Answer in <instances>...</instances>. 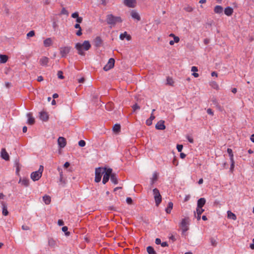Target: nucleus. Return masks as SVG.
<instances>
[{
    "label": "nucleus",
    "instance_id": "680f3d73",
    "mask_svg": "<svg viewBox=\"0 0 254 254\" xmlns=\"http://www.w3.org/2000/svg\"><path fill=\"white\" fill-rule=\"evenodd\" d=\"M191 70L192 71H193V72H195L196 71H198V69H197V67H196V66H193L191 67Z\"/></svg>",
    "mask_w": 254,
    "mask_h": 254
},
{
    "label": "nucleus",
    "instance_id": "5fc2aeb1",
    "mask_svg": "<svg viewBox=\"0 0 254 254\" xmlns=\"http://www.w3.org/2000/svg\"><path fill=\"white\" fill-rule=\"evenodd\" d=\"M157 175L156 174H154L153 175V178H152V184H153L154 183V182L157 180Z\"/></svg>",
    "mask_w": 254,
    "mask_h": 254
},
{
    "label": "nucleus",
    "instance_id": "052dcab7",
    "mask_svg": "<svg viewBox=\"0 0 254 254\" xmlns=\"http://www.w3.org/2000/svg\"><path fill=\"white\" fill-rule=\"evenodd\" d=\"M155 243L157 245H161V239H159V238L156 239V240H155Z\"/></svg>",
    "mask_w": 254,
    "mask_h": 254
},
{
    "label": "nucleus",
    "instance_id": "13d9d810",
    "mask_svg": "<svg viewBox=\"0 0 254 254\" xmlns=\"http://www.w3.org/2000/svg\"><path fill=\"white\" fill-rule=\"evenodd\" d=\"M180 41V38L178 36H174V41L175 42V43H178Z\"/></svg>",
    "mask_w": 254,
    "mask_h": 254
},
{
    "label": "nucleus",
    "instance_id": "393cba45",
    "mask_svg": "<svg viewBox=\"0 0 254 254\" xmlns=\"http://www.w3.org/2000/svg\"><path fill=\"white\" fill-rule=\"evenodd\" d=\"M18 183H21L22 185L25 187H28L29 186V179L27 178H20Z\"/></svg>",
    "mask_w": 254,
    "mask_h": 254
},
{
    "label": "nucleus",
    "instance_id": "1a4fd4ad",
    "mask_svg": "<svg viewBox=\"0 0 254 254\" xmlns=\"http://www.w3.org/2000/svg\"><path fill=\"white\" fill-rule=\"evenodd\" d=\"M115 61L113 58H110L108 63L104 66L103 69L105 71H108L114 66Z\"/></svg>",
    "mask_w": 254,
    "mask_h": 254
},
{
    "label": "nucleus",
    "instance_id": "bb28decb",
    "mask_svg": "<svg viewBox=\"0 0 254 254\" xmlns=\"http://www.w3.org/2000/svg\"><path fill=\"white\" fill-rule=\"evenodd\" d=\"M223 8L220 5H216L214 8V11L215 13L221 14L223 12Z\"/></svg>",
    "mask_w": 254,
    "mask_h": 254
},
{
    "label": "nucleus",
    "instance_id": "6e6d98bb",
    "mask_svg": "<svg viewBox=\"0 0 254 254\" xmlns=\"http://www.w3.org/2000/svg\"><path fill=\"white\" fill-rule=\"evenodd\" d=\"M58 224L59 226H63L64 225V222L63 220L59 219L58 221Z\"/></svg>",
    "mask_w": 254,
    "mask_h": 254
},
{
    "label": "nucleus",
    "instance_id": "473e14b6",
    "mask_svg": "<svg viewBox=\"0 0 254 254\" xmlns=\"http://www.w3.org/2000/svg\"><path fill=\"white\" fill-rule=\"evenodd\" d=\"M43 200L46 204H49L51 202V197L48 195L44 196Z\"/></svg>",
    "mask_w": 254,
    "mask_h": 254
},
{
    "label": "nucleus",
    "instance_id": "37998d69",
    "mask_svg": "<svg viewBox=\"0 0 254 254\" xmlns=\"http://www.w3.org/2000/svg\"><path fill=\"white\" fill-rule=\"evenodd\" d=\"M85 144H86L85 141L84 140H80L78 142V145L80 147H84V146H85Z\"/></svg>",
    "mask_w": 254,
    "mask_h": 254
},
{
    "label": "nucleus",
    "instance_id": "4c0bfd02",
    "mask_svg": "<svg viewBox=\"0 0 254 254\" xmlns=\"http://www.w3.org/2000/svg\"><path fill=\"white\" fill-rule=\"evenodd\" d=\"M184 10L187 12H191L193 10L192 7L189 5H187L184 8Z\"/></svg>",
    "mask_w": 254,
    "mask_h": 254
},
{
    "label": "nucleus",
    "instance_id": "aec40b11",
    "mask_svg": "<svg viewBox=\"0 0 254 254\" xmlns=\"http://www.w3.org/2000/svg\"><path fill=\"white\" fill-rule=\"evenodd\" d=\"M233 13V9L230 6L226 7L224 9V13L228 16L232 15Z\"/></svg>",
    "mask_w": 254,
    "mask_h": 254
},
{
    "label": "nucleus",
    "instance_id": "2f4dec72",
    "mask_svg": "<svg viewBox=\"0 0 254 254\" xmlns=\"http://www.w3.org/2000/svg\"><path fill=\"white\" fill-rule=\"evenodd\" d=\"M155 116L153 115V114H151L150 118L147 119L146 121V124L147 126H150L152 124V121L155 119Z\"/></svg>",
    "mask_w": 254,
    "mask_h": 254
},
{
    "label": "nucleus",
    "instance_id": "58836bf2",
    "mask_svg": "<svg viewBox=\"0 0 254 254\" xmlns=\"http://www.w3.org/2000/svg\"><path fill=\"white\" fill-rule=\"evenodd\" d=\"M68 228L66 226H64L62 228V231L65 233V235L68 236L69 232H67Z\"/></svg>",
    "mask_w": 254,
    "mask_h": 254
},
{
    "label": "nucleus",
    "instance_id": "c03bdc74",
    "mask_svg": "<svg viewBox=\"0 0 254 254\" xmlns=\"http://www.w3.org/2000/svg\"><path fill=\"white\" fill-rule=\"evenodd\" d=\"M212 87L216 89H219V86L216 82H213L211 84Z\"/></svg>",
    "mask_w": 254,
    "mask_h": 254
},
{
    "label": "nucleus",
    "instance_id": "ea45409f",
    "mask_svg": "<svg viewBox=\"0 0 254 254\" xmlns=\"http://www.w3.org/2000/svg\"><path fill=\"white\" fill-rule=\"evenodd\" d=\"M35 35V32L33 30L30 31L27 34V37L28 38L33 37Z\"/></svg>",
    "mask_w": 254,
    "mask_h": 254
},
{
    "label": "nucleus",
    "instance_id": "7ed1b4c3",
    "mask_svg": "<svg viewBox=\"0 0 254 254\" xmlns=\"http://www.w3.org/2000/svg\"><path fill=\"white\" fill-rule=\"evenodd\" d=\"M190 225V219L189 217H185L182 219L179 226L182 230L183 235H186V232L189 230Z\"/></svg>",
    "mask_w": 254,
    "mask_h": 254
},
{
    "label": "nucleus",
    "instance_id": "f704fd0d",
    "mask_svg": "<svg viewBox=\"0 0 254 254\" xmlns=\"http://www.w3.org/2000/svg\"><path fill=\"white\" fill-rule=\"evenodd\" d=\"M113 129L115 132H119L121 129V126L119 124H116L114 126Z\"/></svg>",
    "mask_w": 254,
    "mask_h": 254
},
{
    "label": "nucleus",
    "instance_id": "39448f33",
    "mask_svg": "<svg viewBox=\"0 0 254 254\" xmlns=\"http://www.w3.org/2000/svg\"><path fill=\"white\" fill-rule=\"evenodd\" d=\"M106 168L99 167L95 169V181L96 183H99L101 181L102 176L104 174Z\"/></svg>",
    "mask_w": 254,
    "mask_h": 254
},
{
    "label": "nucleus",
    "instance_id": "f8f14e48",
    "mask_svg": "<svg viewBox=\"0 0 254 254\" xmlns=\"http://www.w3.org/2000/svg\"><path fill=\"white\" fill-rule=\"evenodd\" d=\"M39 118L42 121L47 122L49 119V115L47 112L42 111L40 113Z\"/></svg>",
    "mask_w": 254,
    "mask_h": 254
},
{
    "label": "nucleus",
    "instance_id": "b1692460",
    "mask_svg": "<svg viewBox=\"0 0 254 254\" xmlns=\"http://www.w3.org/2000/svg\"><path fill=\"white\" fill-rule=\"evenodd\" d=\"M111 181L115 185L118 183V178L115 173H112L111 176Z\"/></svg>",
    "mask_w": 254,
    "mask_h": 254
},
{
    "label": "nucleus",
    "instance_id": "774afa93",
    "mask_svg": "<svg viewBox=\"0 0 254 254\" xmlns=\"http://www.w3.org/2000/svg\"><path fill=\"white\" fill-rule=\"evenodd\" d=\"M69 165H70L69 163V162H66L64 164V167L65 168H68V167L69 166Z\"/></svg>",
    "mask_w": 254,
    "mask_h": 254
},
{
    "label": "nucleus",
    "instance_id": "de8ad7c7",
    "mask_svg": "<svg viewBox=\"0 0 254 254\" xmlns=\"http://www.w3.org/2000/svg\"><path fill=\"white\" fill-rule=\"evenodd\" d=\"M132 107L133 112L135 111L137 109H140V107L136 103L134 105H133Z\"/></svg>",
    "mask_w": 254,
    "mask_h": 254
},
{
    "label": "nucleus",
    "instance_id": "4be33fe9",
    "mask_svg": "<svg viewBox=\"0 0 254 254\" xmlns=\"http://www.w3.org/2000/svg\"><path fill=\"white\" fill-rule=\"evenodd\" d=\"M130 15L132 18L135 19L138 21H139L140 20V17L139 14L135 10H132L131 11Z\"/></svg>",
    "mask_w": 254,
    "mask_h": 254
},
{
    "label": "nucleus",
    "instance_id": "f03ea898",
    "mask_svg": "<svg viewBox=\"0 0 254 254\" xmlns=\"http://www.w3.org/2000/svg\"><path fill=\"white\" fill-rule=\"evenodd\" d=\"M106 21L108 24L115 26L117 23H121L122 19L120 16H115L110 14L107 15Z\"/></svg>",
    "mask_w": 254,
    "mask_h": 254
},
{
    "label": "nucleus",
    "instance_id": "a18cd8bd",
    "mask_svg": "<svg viewBox=\"0 0 254 254\" xmlns=\"http://www.w3.org/2000/svg\"><path fill=\"white\" fill-rule=\"evenodd\" d=\"M61 14L67 15L68 14V12L64 7H63L62 9Z\"/></svg>",
    "mask_w": 254,
    "mask_h": 254
},
{
    "label": "nucleus",
    "instance_id": "cd10ccee",
    "mask_svg": "<svg viewBox=\"0 0 254 254\" xmlns=\"http://www.w3.org/2000/svg\"><path fill=\"white\" fill-rule=\"evenodd\" d=\"M227 217L229 219H231L233 220H236L237 219L236 215L231 211H227Z\"/></svg>",
    "mask_w": 254,
    "mask_h": 254
},
{
    "label": "nucleus",
    "instance_id": "9b49d317",
    "mask_svg": "<svg viewBox=\"0 0 254 254\" xmlns=\"http://www.w3.org/2000/svg\"><path fill=\"white\" fill-rule=\"evenodd\" d=\"M48 245L51 248H55L58 247L57 241L52 238L48 239Z\"/></svg>",
    "mask_w": 254,
    "mask_h": 254
},
{
    "label": "nucleus",
    "instance_id": "f257e3e1",
    "mask_svg": "<svg viewBox=\"0 0 254 254\" xmlns=\"http://www.w3.org/2000/svg\"><path fill=\"white\" fill-rule=\"evenodd\" d=\"M75 48L77 50L79 55L84 56L85 53L83 50L88 51L91 48V45L88 41H84L82 44L76 43Z\"/></svg>",
    "mask_w": 254,
    "mask_h": 254
},
{
    "label": "nucleus",
    "instance_id": "e2e57ef3",
    "mask_svg": "<svg viewBox=\"0 0 254 254\" xmlns=\"http://www.w3.org/2000/svg\"><path fill=\"white\" fill-rule=\"evenodd\" d=\"M161 245L162 247H165L168 246V244L167 242H164L161 243Z\"/></svg>",
    "mask_w": 254,
    "mask_h": 254
},
{
    "label": "nucleus",
    "instance_id": "e433bc0d",
    "mask_svg": "<svg viewBox=\"0 0 254 254\" xmlns=\"http://www.w3.org/2000/svg\"><path fill=\"white\" fill-rule=\"evenodd\" d=\"M204 211V210L203 209H202V207H197L196 208V212H197V215H201L203 212V211Z\"/></svg>",
    "mask_w": 254,
    "mask_h": 254
},
{
    "label": "nucleus",
    "instance_id": "72a5a7b5",
    "mask_svg": "<svg viewBox=\"0 0 254 254\" xmlns=\"http://www.w3.org/2000/svg\"><path fill=\"white\" fill-rule=\"evenodd\" d=\"M147 252L148 254H156V252L154 250L153 248L151 246H148L147 248Z\"/></svg>",
    "mask_w": 254,
    "mask_h": 254
},
{
    "label": "nucleus",
    "instance_id": "864d4df0",
    "mask_svg": "<svg viewBox=\"0 0 254 254\" xmlns=\"http://www.w3.org/2000/svg\"><path fill=\"white\" fill-rule=\"evenodd\" d=\"M82 20H83V18L82 17H78L76 19V21L78 23H80L82 22Z\"/></svg>",
    "mask_w": 254,
    "mask_h": 254
},
{
    "label": "nucleus",
    "instance_id": "9d476101",
    "mask_svg": "<svg viewBox=\"0 0 254 254\" xmlns=\"http://www.w3.org/2000/svg\"><path fill=\"white\" fill-rule=\"evenodd\" d=\"M123 3L126 6L131 8H134L136 5V0H124Z\"/></svg>",
    "mask_w": 254,
    "mask_h": 254
},
{
    "label": "nucleus",
    "instance_id": "0e129e2a",
    "mask_svg": "<svg viewBox=\"0 0 254 254\" xmlns=\"http://www.w3.org/2000/svg\"><path fill=\"white\" fill-rule=\"evenodd\" d=\"M230 157V160L231 161V163H235L234 159V155H232L229 156Z\"/></svg>",
    "mask_w": 254,
    "mask_h": 254
},
{
    "label": "nucleus",
    "instance_id": "bf43d9fd",
    "mask_svg": "<svg viewBox=\"0 0 254 254\" xmlns=\"http://www.w3.org/2000/svg\"><path fill=\"white\" fill-rule=\"evenodd\" d=\"M234 166H235V163H231L230 170L232 172H233V169L234 168Z\"/></svg>",
    "mask_w": 254,
    "mask_h": 254
},
{
    "label": "nucleus",
    "instance_id": "6ab92c4d",
    "mask_svg": "<svg viewBox=\"0 0 254 254\" xmlns=\"http://www.w3.org/2000/svg\"><path fill=\"white\" fill-rule=\"evenodd\" d=\"M94 45L96 47H100L102 44V40L100 37H97L94 39Z\"/></svg>",
    "mask_w": 254,
    "mask_h": 254
},
{
    "label": "nucleus",
    "instance_id": "7c9ffc66",
    "mask_svg": "<svg viewBox=\"0 0 254 254\" xmlns=\"http://www.w3.org/2000/svg\"><path fill=\"white\" fill-rule=\"evenodd\" d=\"M173 207V203L172 202H169L168 203L167 207L166 208L165 211L167 213L169 214L171 213V211Z\"/></svg>",
    "mask_w": 254,
    "mask_h": 254
},
{
    "label": "nucleus",
    "instance_id": "a19ab883",
    "mask_svg": "<svg viewBox=\"0 0 254 254\" xmlns=\"http://www.w3.org/2000/svg\"><path fill=\"white\" fill-rule=\"evenodd\" d=\"M58 78L61 79H63L64 78V76H63V73L62 71L60 70L58 72Z\"/></svg>",
    "mask_w": 254,
    "mask_h": 254
},
{
    "label": "nucleus",
    "instance_id": "ddd939ff",
    "mask_svg": "<svg viewBox=\"0 0 254 254\" xmlns=\"http://www.w3.org/2000/svg\"><path fill=\"white\" fill-rule=\"evenodd\" d=\"M58 143L61 148H64L66 144V139L63 137H59L58 139Z\"/></svg>",
    "mask_w": 254,
    "mask_h": 254
},
{
    "label": "nucleus",
    "instance_id": "3c124183",
    "mask_svg": "<svg viewBox=\"0 0 254 254\" xmlns=\"http://www.w3.org/2000/svg\"><path fill=\"white\" fill-rule=\"evenodd\" d=\"M186 138H187V139L190 143H193V139L191 136H190L189 135H187L186 136Z\"/></svg>",
    "mask_w": 254,
    "mask_h": 254
},
{
    "label": "nucleus",
    "instance_id": "a878e982",
    "mask_svg": "<svg viewBox=\"0 0 254 254\" xmlns=\"http://www.w3.org/2000/svg\"><path fill=\"white\" fill-rule=\"evenodd\" d=\"M52 44L53 41L51 38H48L44 41V45L46 47H50Z\"/></svg>",
    "mask_w": 254,
    "mask_h": 254
},
{
    "label": "nucleus",
    "instance_id": "c756f323",
    "mask_svg": "<svg viewBox=\"0 0 254 254\" xmlns=\"http://www.w3.org/2000/svg\"><path fill=\"white\" fill-rule=\"evenodd\" d=\"M74 28L76 29H78V30L76 32V34L78 36H81L82 35V30L79 23L75 24L74 25Z\"/></svg>",
    "mask_w": 254,
    "mask_h": 254
},
{
    "label": "nucleus",
    "instance_id": "8fccbe9b",
    "mask_svg": "<svg viewBox=\"0 0 254 254\" xmlns=\"http://www.w3.org/2000/svg\"><path fill=\"white\" fill-rule=\"evenodd\" d=\"M183 145L178 144L177 146V149L178 152H181L183 149Z\"/></svg>",
    "mask_w": 254,
    "mask_h": 254
},
{
    "label": "nucleus",
    "instance_id": "c9c22d12",
    "mask_svg": "<svg viewBox=\"0 0 254 254\" xmlns=\"http://www.w3.org/2000/svg\"><path fill=\"white\" fill-rule=\"evenodd\" d=\"M174 84V81L173 79L170 77H168L167 78V84L173 86Z\"/></svg>",
    "mask_w": 254,
    "mask_h": 254
},
{
    "label": "nucleus",
    "instance_id": "09e8293b",
    "mask_svg": "<svg viewBox=\"0 0 254 254\" xmlns=\"http://www.w3.org/2000/svg\"><path fill=\"white\" fill-rule=\"evenodd\" d=\"M71 17L73 18H77L79 17V13L78 12H75L71 14Z\"/></svg>",
    "mask_w": 254,
    "mask_h": 254
},
{
    "label": "nucleus",
    "instance_id": "79ce46f5",
    "mask_svg": "<svg viewBox=\"0 0 254 254\" xmlns=\"http://www.w3.org/2000/svg\"><path fill=\"white\" fill-rule=\"evenodd\" d=\"M210 243H211L212 246H213L214 247L216 246L217 242L214 238H211L210 239Z\"/></svg>",
    "mask_w": 254,
    "mask_h": 254
},
{
    "label": "nucleus",
    "instance_id": "0eeeda50",
    "mask_svg": "<svg viewBox=\"0 0 254 254\" xmlns=\"http://www.w3.org/2000/svg\"><path fill=\"white\" fill-rule=\"evenodd\" d=\"M112 172V169L106 168V170L103 174V178L102 180V183L103 184H105L108 182L110 177L111 178Z\"/></svg>",
    "mask_w": 254,
    "mask_h": 254
},
{
    "label": "nucleus",
    "instance_id": "4468645a",
    "mask_svg": "<svg viewBox=\"0 0 254 254\" xmlns=\"http://www.w3.org/2000/svg\"><path fill=\"white\" fill-rule=\"evenodd\" d=\"M165 122L163 120H160L156 124L155 127L157 129L163 130L165 129V126L164 125Z\"/></svg>",
    "mask_w": 254,
    "mask_h": 254
},
{
    "label": "nucleus",
    "instance_id": "423d86ee",
    "mask_svg": "<svg viewBox=\"0 0 254 254\" xmlns=\"http://www.w3.org/2000/svg\"><path fill=\"white\" fill-rule=\"evenodd\" d=\"M153 193L156 206H158L162 201V196L159 190L157 188L153 190Z\"/></svg>",
    "mask_w": 254,
    "mask_h": 254
},
{
    "label": "nucleus",
    "instance_id": "f3484780",
    "mask_svg": "<svg viewBox=\"0 0 254 254\" xmlns=\"http://www.w3.org/2000/svg\"><path fill=\"white\" fill-rule=\"evenodd\" d=\"M1 157L6 161L9 160V156L4 148H2L1 151Z\"/></svg>",
    "mask_w": 254,
    "mask_h": 254
},
{
    "label": "nucleus",
    "instance_id": "5701e85b",
    "mask_svg": "<svg viewBox=\"0 0 254 254\" xmlns=\"http://www.w3.org/2000/svg\"><path fill=\"white\" fill-rule=\"evenodd\" d=\"M206 202V200L204 198H200L197 200V207H202Z\"/></svg>",
    "mask_w": 254,
    "mask_h": 254
},
{
    "label": "nucleus",
    "instance_id": "338daca9",
    "mask_svg": "<svg viewBox=\"0 0 254 254\" xmlns=\"http://www.w3.org/2000/svg\"><path fill=\"white\" fill-rule=\"evenodd\" d=\"M22 229L24 230H29V227L27 226L22 225Z\"/></svg>",
    "mask_w": 254,
    "mask_h": 254
},
{
    "label": "nucleus",
    "instance_id": "412c9836",
    "mask_svg": "<svg viewBox=\"0 0 254 254\" xmlns=\"http://www.w3.org/2000/svg\"><path fill=\"white\" fill-rule=\"evenodd\" d=\"M1 204L2 206V214L4 216H7L8 214V211L7 209V206L5 203L3 201L1 202Z\"/></svg>",
    "mask_w": 254,
    "mask_h": 254
},
{
    "label": "nucleus",
    "instance_id": "69168bd1",
    "mask_svg": "<svg viewBox=\"0 0 254 254\" xmlns=\"http://www.w3.org/2000/svg\"><path fill=\"white\" fill-rule=\"evenodd\" d=\"M207 113L209 115H213V112H212V111L211 109H208L207 110Z\"/></svg>",
    "mask_w": 254,
    "mask_h": 254
},
{
    "label": "nucleus",
    "instance_id": "2eb2a0df",
    "mask_svg": "<svg viewBox=\"0 0 254 254\" xmlns=\"http://www.w3.org/2000/svg\"><path fill=\"white\" fill-rule=\"evenodd\" d=\"M49 59L46 57H42L39 61L40 64L42 66H47L49 63Z\"/></svg>",
    "mask_w": 254,
    "mask_h": 254
},
{
    "label": "nucleus",
    "instance_id": "dca6fc26",
    "mask_svg": "<svg viewBox=\"0 0 254 254\" xmlns=\"http://www.w3.org/2000/svg\"><path fill=\"white\" fill-rule=\"evenodd\" d=\"M27 117L28 118L27 123L30 125H33L35 123V119L33 117L32 114L28 113L27 114Z\"/></svg>",
    "mask_w": 254,
    "mask_h": 254
},
{
    "label": "nucleus",
    "instance_id": "a211bd4d",
    "mask_svg": "<svg viewBox=\"0 0 254 254\" xmlns=\"http://www.w3.org/2000/svg\"><path fill=\"white\" fill-rule=\"evenodd\" d=\"M120 38L122 40H124L125 38H126L127 41H130L131 39L130 35H128L127 32H125L122 33L120 35Z\"/></svg>",
    "mask_w": 254,
    "mask_h": 254
},
{
    "label": "nucleus",
    "instance_id": "6e6552de",
    "mask_svg": "<svg viewBox=\"0 0 254 254\" xmlns=\"http://www.w3.org/2000/svg\"><path fill=\"white\" fill-rule=\"evenodd\" d=\"M71 48L68 46H64L60 48V54L62 58H65L69 53Z\"/></svg>",
    "mask_w": 254,
    "mask_h": 254
},
{
    "label": "nucleus",
    "instance_id": "603ef678",
    "mask_svg": "<svg viewBox=\"0 0 254 254\" xmlns=\"http://www.w3.org/2000/svg\"><path fill=\"white\" fill-rule=\"evenodd\" d=\"M126 201L128 204H131L132 203V200L131 198L129 197L127 198Z\"/></svg>",
    "mask_w": 254,
    "mask_h": 254
},
{
    "label": "nucleus",
    "instance_id": "4d7b16f0",
    "mask_svg": "<svg viewBox=\"0 0 254 254\" xmlns=\"http://www.w3.org/2000/svg\"><path fill=\"white\" fill-rule=\"evenodd\" d=\"M227 151L229 154V156L233 155V151L231 148H228Z\"/></svg>",
    "mask_w": 254,
    "mask_h": 254
},
{
    "label": "nucleus",
    "instance_id": "49530a36",
    "mask_svg": "<svg viewBox=\"0 0 254 254\" xmlns=\"http://www.w3.org/2000/svg\"><path fill=\"white\" fill-rule=\"evenodd\" d=\"M172 163L175 166H177L178 165V161L175 156L174 157Z\"/></svg>",
    "mask_w": 254,
    "mask_h": 254
},
{
    "label": "nucleus",
    "instance_id": "20e7f679",
    "mask_svg": "<svg viewBox=\"0 0 254 254\" xmlns=\"http://www.w3.org/2000/svg\"><path fill=\"white\" fill-rule=\"evenodd\" d=\"M44 170V167L40 165L38 171L33 172L31 174V178L33 181L39 180L42 175Z\"/></svg>",
    "mask_w": 254,
    "mask_h": 254
},
{
    "label": "nucleus",
    "instance_id": "c85d7f7f",
    "mask_svg": "<svg viewBox=\"0 0 254 254\" xmlns=\"http://www.w3.org/2000/svg\"><path fill=\"white\" fill-rule=\"evenodd\" d=\"M8 57L5 55L0 54V63L2 64L5 63L8 60Z\"/></svg>",
    "mask_w": 254,
    "mask_h": 254
}]
</instances>
